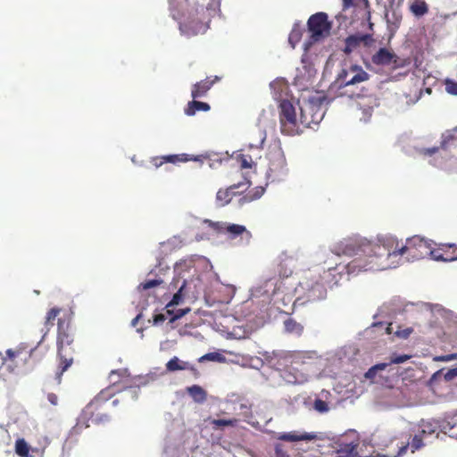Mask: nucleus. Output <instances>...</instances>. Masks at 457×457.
<instances>
[{
    "instance_id": "obj_1",
    "label": "nucleus",
    "mask_w": 457,
    "mask_h": 457,
    "mask_svg": "<svg viewBox=\"0 0 457 457\" xmlns=\"http://www.w3.org/2000/svg\"><path fill=\"white\" fill-rule=\"evenodd\" d=\"M390 242H393L392 239L385 238V236L378 237L377 241H370L360 235L342 238L332 245L331 252L337 256L345 255L354 259L347 264L331 267L327 275H333V283H336L335 272L348 280L350 276H356L361 271L387 270L390 264L386 262V249L390 247Z\"/></svg>"
},
{
    "instance_id": "obj_2",
    "label": "nucleus",
    "mask_w": 457,
    "mask_h": 457,
    "mask_svg": "<svg viewBox=\"0 0 457 457\" xmlns=\"http://www.w3.org/2000/svg\"><path fill=\"white\" fill-rule=\"evenodd\" d=\"M205 270L196 275L193 260H182L174 266V278L171 287L186 286L187 299L196 300L204 295L208 305L214 303H228L234 296L236 288L232 285L222 284L218 275L212 270V265L204 260Z\"/></svg>"
},
{
    "instance_id": "obj_3",
    "label": "nucleus",
    "mask_w": 457,
    "mask_h": 457,
    "mask_svg": "<svg viewBox=\"0 0 457 457\" xmlns=\"http://www.w3.org/2000/svg\"><path fill=\"white\" fill-rule=\"evenodd\" d=\"M370 74L361 66L350 64L344 67L337 75L335 81L329 87V93L337 96H347L349 98H360L362 102L358 104L361 110V120L369 121L374 107L378 106V100L373 96L364 94L363 88H359V84L367 81Z\"/></svg>"
},
{
    "instance_id": "obj_4",
    "label": "nucleus",
    "mask_w": 457,
    "mask_h": 457,
    "mask_svg": "<svg viewBox=\"0 0 457 457\" xmlns=\"http://www.w3.org/2000/svg\"><path fill=\"white\" fill-rule=\"evenodd\" d=\"M327 101L326 96H319L312 97L304 108H301L300 120L296 118L295 108L288 100H282L279 104V120L281 132L287 136H295L301 132L299 123L309 126L311 122L318 124L323 118L325 111L316 112L312 115V120H308L305 112H313L314 109L320 107Z\"/></svg>"
},
{
    "instance_id": "obj_5",
    "label": "nucleus",
    "mask_w": 457,
    "mask_h": 457,
    "mask_svg": "<svg viewBox=\"0 0 457 457\" xmlns=\"http://www.w3.org/2000/svg\"><path fill=\"white\" fill-rule=\"evenodd\" d=\"M331 270L328 267L324 270L322 273L320 270L310 271L299 282L298 286L295 288V294L298 295L297 300H303V302H317L324 300L327 297V285L330 287L337 286L338 283L344 278L336 274V283L334 282L333 275L328 276Z\"/></svg>"
},
{
    "instance_id": "obj_6",
    "label": "nucleus",
    "mask_w": 457,
    "mask_h": 457,
    "mask_svg": "<svg viewBox=\"0 0 457 457\" xmlns=\"http://www.w3.org/2000/svg\"><path fill=\"white\" fill-rule=\"evenodd\" d=\"M385 238H391L389 246L386 249V262L390 264L388 269L396 268L401 264L403 255H406L407 262H414L422 259L428 254L432 247V241L415 236L407 239L406 245L399 246L398 240L393 236H385Z\"/></svg>"
},
{
    "instance_id": "obj_7",
    "label": "nucleus",
    "mask_w": 457,
    "mask_h": 457,
    "mask_svg": "<svg viewBox=\"0 0 457 457\" xmlns=\"http://www.w3.org/2000/svg\"><path fill=\"white\" fill-rule=\"evenodd\" d=\"M286 289L283 280L277 277L262 278L250 289V300L262 309L284 301V295L289 294Z\"/></svg>"
},
{
    "instance_id": "obj_8",
    "label": "nucleus",
    "mask_w": 457,
    "mask_h": 457,
    "mask_svg": "<svg viewBox=\"0 0 457 457\" xmlns=\"http://www.w3.org/2000/svg\"><path fill=\"white\" fill-rule=\"evenodd\" d=\"M264 380L272 387L285 384L301 385L308 381V376L287 364L281 371H270L269 374L261 373Z\"/></svg>"
},
{
    "instance_id": "obj_9",
    "label": "nucleus",
    "mask_w": 457,
    "mask_h": 457,
    "mask_svg": "<svg viewBox=\"0 0 457 457\" xmlns=\"http://www.w3.org/2000/svg\"><path fill=\"white\" fill-rule=\"evenodd\" d=\"M204 223L218 233L227 234L228 239L237 240L241 245H247L251 241L252 234L244 225L223 221L214 222L210 220H204Z\"/></svg>"
},
{
    "instance_id": "obj_10",
    "label": "nucleus",
    "mask_w": 457,
    "mask_h": 457,
    "mask_svg": "<svg viewBox=\"0 0 457 457\" xmlns=\"http://www.w3.org/2000/svg\"><path fill=\"white\" fill-rule=\"evenodd\" d=\"M310 37L303 43V50L307 52L311 46L329 33L331 26L325 12L312 15L307 22Z\"/></svg>"
},
{
    "instance_id": "obj_11",
    "label": "nucleus",
    "mask_w": 457,
    "mask_h": 457,
    "mask_svg": "<svg viewBox=\"0 0 457 457\" xmlns=\"http://www.w3.org/2000/svg\"><path fill=\"white\" fill-rule=\"evenodd\" d=\"M288 169L284 153L277 149L270 154L269 169L266 172V179L269 182L283 181L287 176Z\"/></svg>"
},
{
    "instance_id": "obj_12",
    "label": "nucleus",
    "mask_w": 457,
    "mask_h": 457,
    "mask_svg": "<svg viewBox=\"0 0 457 457\" xmlns=\"http://www.w3.org/2000/svg\"><path fill=\"white\" fill-rule=\"evenodd\" d=\"M304 406L311 411H314L319 414H326L331 410L332 395L328 390H321L315 394L313 397L310 396L303 402Z\"/></svg>"
},
{
    "instance_id": "obj_13",
    "label": "nucleus",
    "mask_w": 457,
    "mask_h": 457,
    "mask_svg": "<svg viewBox=\"0 0 457 457\" xmlns=\"http://www.w3.org/2000/svg\"><path fill=\"white\" fill-rule=\"evenodd\" d=\"M350 436L354 438L347 441L345 436H340L335 442V453L334 457H359V453L357 452V436L355 431H351Z\"/></svg>"
},
{
    "instance_id": "obj_14",
    "label": "nucleus",
    "mask_w": 457,
    "mask_h": 457,
    "mask_svg": "<svg viewBox=\"0 0 457 457\" xmlns=\"http://www.w3.org/2000/svg\"><path fill=\"white\" fill-rule=\"evenodd\" d=\"M259 353L264 356L266 366L271 370L270 371H281L290 362L288 355L282 351H265Z\"/></svg>"
},
{
    "instance_id": "obj_15",
    "label": "nucleus",
    "mask_w": 457,
    "mask_h": 457,
    "mask_svg": "<svg viewBox=\"0 0 457 457\" xmlns=\"http://www.w3.org/2000/svg\"><path fill=\"white\" fill-rule=\"evenodd\" d=\"M374 42L370 34L357 33L350 35L345 38L344 52L347 54L354 51L360 45L363 44L365 46H370Z\"/></svg>"
},
{
    "instance_id": "obj_16",
    "label": "nucleus",
    "mask_w": 457,
    "mask_h": 457,
    "mask_svg": "<svg viewBox=\"0 0 457 457\" xmlns=\"http://www.w3.org/2000/svg\"><path fill=\"white\" fill-rule=\"evenodd\" d=\"M250 186V182L246 179L234 184L226 189H220L216 194V203L219 206H225L230 203L232 197L236 195L235 189L242 188L245 190Z\"/></svg>"
},
{
    "instance_id": "obj_17",
    "label": "nucleus",
    "mask_w": 457,
    "mask_h": 457,
    "mask_svg": "<svg viewBox=\"0 0 457 457\" xmlns=\"http://www.w3.org/2000/svg\"><path fill=\"white\" fill-rule=\"evenodd\" d=\"M295 268V260L293 256L287 255V253H281L278 258V272L280 280L285 278H288L292 275L294 269Z\"/></svg>"
},
{
    "instance_id": "obj_18",
    "label": "nucleus",
    "mask_w": 457,
    "mask_h": 457,
    "mask_svg": "<svg viewBox=\"0 0 457 457\" xmlns=\"http://www.w3.org/2000/svg\"><path fill=\"white\" fill-rule=\"evenodd\" d=\"M206 29L207 26L199 21L192 20L179 22V30L181 34L187 37H192L199 33H204L206 31Z\"/></svg>"
},
{
    "instance_id": "obj_19",
    "label": "nucleus",
    "mask_w": 457,
    "mask_h": 457,
    "mask_svg": "<svg viewBox=\"0 0 457 457\" xmlns=\"http://www.w3.org/2000/svg\"><path fill=\"white\" fill-rule=\"evenodd\" d=\"M422 437L423 436L418 431V433L415 434L414 436L411 438L410 443H408L405 445H402L399 448L397 454H383L379 455L378 457H401L407 452L408 449H411V453H415L416 451L421 449L425 445Z\"/></svg>"
},
{
    "instance_id": "obj_20",
    "label": "nucleus",
    "mask_w": 457,
    "mask_h": 457,
    "mask_svg": "<svg viewBox=\"0 0 457 457\" xmlns=\"http://www.w3.org/2000/svg\"><path fill=\"white\" fill-rule=\"evenodd\" d=\"M431 313L436 319L438 326L443 324H450L452 321L455 322L456 318L453 312L446 310L442 305L434 304L431 305Z\"/></svg>"
},
{
    "instance_id": "obj_21",
    "label": "nucleus",
    "mask_w": 457,
    "mask_h": 457,
    "mask_svg": "<svg viewBox=\"0 0 457 457\" xmlns=\"http://www.w3.org/2000/svg\"><path fill=\"white\" fill-rule=\"evenodd\" d=\"M402 17V11L399 7L391 4L386 9L385 19L391 31H395L399 28Z\"/></svg>"
},
{
    "instance_id": "obj_22",
    "label": "nucleus",
    "mask_w": 457,
    "mask_h": 457,
    "mask_svg": "<svg viewBox=\"0 0 457 457\" xmlns=\"http://www.w3.org/2000/svg\"><path fill=\"white\" fill-rule=\"evenodd\" d=\"M220 80L219 77H215L213 80H210L209 79L201 80L195 84H194L191 91V96L193 99L200 98L205 96V94L210 90L215 81Z\"/></svg>"
},
{
    "instance_id": "obj_23",
    "label": "nucleus",
    "mask_w": 457,
    "mask_h": 457,
    "mask_svg": "<svg viewBox=\"0 0 457 457\" xmlns=\"http://www.w3.org/2000/svg\"><path fill=\"white\" fill-rule=\"evenodd\" d=\"M315 438V435L312 433H299L297 431L279 433L278 439L286 442H300V441H312Z\"/></svg>"
},
{
    "instance_id": "obj_24",
    "label": "nucleus",
    "mask_w": 457,
    "mask_h": 457,
    "mask_svg": "<svg viewBox=\"0 0 457 457\" xmlns=\"http://www.w3.org/2000/svg\"><path fill=\"white\" fill-rule=\"evenodd\" d=\"M441 427L445 433L457 439V411L445 414Z\"/></svg>"
},
{
    "instance_id": "obj_25",
    "label": "nucleus",
    "mask_w": 457,
    "mask_h": 457,
    "mask_svg": "<svg viewBox=\"0 0 457 457\" xmlns=\"http://www.w3.org/2000/svg\"><path fill=\"white\" fill-rule=\"evenodd\" d=\"M457 377V366L453 369H449L447 370H445L444 369H441L437 371H436L429 380L428 381V386L430 387H433L434 385L437 382V380L441 379L442 378H445V381H451L453 378Z\"/></svg>"
},
{
    "instance_id": "obj_26",
    "label": "nucleus",
    "mask_w": 457,
    "mask_h": 457,
    "mask_svg": "<svg viewBox=\"0 0 457 457\" xmlns=\"http://www.w3.org/2000/svg\"><path fill=\"white\" fill-rule=\"evenodd\" d=\"M283 329L284 332L288 335L300 337L303 332L304 327L302 323L296 321L294 318L287 317L283 321Z\"/></svg>"
},
{
    "instance_id": "obj_27",
    "label": "nucleus",
    "mask_w": 457,
    "mask_h": 457,
    "mask_svg": "<svg viewBox=\"0 0 457 457\" xmlns=\"http://www.w3.org/2000/svg\"><path fill=\"white\" fill-rule=\"evenodd\" d=\"M394 57V53L385 47H381L375 54H373L371 60L376 65L386 66L391 64Z\"/></svg>"
},
{
    "instance_id": "obj_28",
    "label": "nucleus",
    "mask_w": 457,
    "mask_h": 457,
    "mask_svg": "<svg viewBox=\"0 0 457 457\" xmlns=\"http://www.w3.org/2000/svg\"><path fill=\"white\" fill-rule=\"evenodd\" d=\"M418 431L423 436H431L436 433L438 423L435 420H421L418 423Z\"/></svg>"
},
{
    "instance_id": "obj_29",
    "label": "nucleus",
    "mask_w": 457,
    "mask_h": 457,
    "mask_svg": "<svg viewBox=\"0 0 457 457\" xmlns=\"http://www.w3.org/2000/svg\"><path fill=\"white\" fill-rule=\"evenodd\" d=\"M265 192L264 187H256L253 190L249 191L246 195L241 196L238 199V204L240 206L245 204L251 203L253 201L260 199Z\"/></svg>"
},
{
    "instance_id": "obj_30",
    "label": "nucleus",
    "mask_w": 457,
    "mask_h": 457,
    "mask_svg": "<svg viewBox=\"0 0 457 457\" xmlns=\"http://www.w3.org/2000/svg\"><path fill=\"white\" fill-rule=\"evenodd\" d=\"M453 137L452 135L444 136L440 146L421 148L419 149V153L424 154L425 156H432L438 153L440 150L445 151L448 146L449 141L453 140Z\"/></svg>"
},
{
    "instance_id": "obj_31",
    "label": "nucleus",
    "mask_w": 457,
    "mask_h": 457,
    "mask_svg": "<svg viewBox=\"0 0 457 457\" xmlns=\"http://www.w3.org/2000/svg\"><path fill=\"white\" fill-rule=\"evenodd\" d=\"M210 105L207 103L195 101V99L188 103L187 107L185 109V113L187 116H193L198 111L207 112L210 110Z\"/></svg>"
},
{
    "instance_id": "obj_32",
    "label": "nucleus",
    "mask_w": 457,
    "mask_h": 457,
    "mask_svg": "<svg viewBox=\"0 0 457 457\" xmlns=\"http://www.w3.org/2000/svg\"><path fill=\"white\" fill-rule=\"evenodd\" d=\"M187 391L195 403H203L206 400V392L200 386H188Z\"/></svg>"
},
{
    "instance_id": "obj_33",
    "label": "nucleus",
    "mask_w": 457,
    "mask_h": 457,
    "mask_svg": "<svg viewBox=\"0 0 457 457\" xmlns=\"http://www.w3.org/2000/svg\"><path fill=\"white\" fill-rule=\"evenodd\" d=\"M187 369H189V363L187 361H180L177 356L172 357L166 363V370L170 372L185 370Z\"/></svg>"
},
{
    "instance_id": "obj_34",
    "label": "nucleus",
    "mask_w": 457,
    "mask_h": 457,
    "mask_svg": "<svg viewBox=\"0 0 457 457\" xmlns=\"http://www.w3.org/2000/svg\"><path fill=\"white\" fill-rule=\"evenodd\" d=\"M410 11L415 17L420 18L428 13V5L425 1L418 0L410 5Z\"/></svg>"
},
{
    "instance_id": "obj_35",
    "label": "nucleus",
    "mask_w": 457,
    "mask_h": 457,
    "mask_svg": "<svg viewBox=\"0 0 457 457\" xmlns=\"http://www.w3.org/2000/svg\"><path fill=\"white\" fill-rule=\"evenodd\" d=\"M162 161L160 163H155L156 167H159L163 162L170 163H177V162H186L189 161V154H168L163 155L162 157Z\"/></svg>"
},
{
    "instance_id": "obj_36",
    "label": "nucleus",
    "mask_w": 457,
    "mask_h": 457,
    "mask_svg": "<svg viewBox=\"0 0 457 457\" xmlns=\"http://www.w3.org/2000/svg\"><path fill=\"white\" fill-rule=\"evenodd\" d=\"M164 457H187L178 445L166 443L163 450Z\"/></svg>"
},
{
    "instance_id": "obj_37",
    "label": "nucleus",
    "mask_w": 457,
    "mask_h": 457,
    "mask_svg": "<svg viewBox=\"0 0 457 457\" xmlns=\"http://www.w3.org/2000/svg\"><path fill=\"white\" fill-rule=\"evenodd\" d=\"M185 285L184 286H177L178 291L173 295L171 300L166 305L167 308L171 306H176L183 303V300L187 298L185 293Z\"/></svg>"
},
{
    "instance_id": "obj_38",
    "label": "nucleus",
    "mask_w": 457,
    "mask_h": 457,
    "mask_svg": "<svg viewBox=\"0 0 457 457\" xmlns=\"http://www.w3.org/2000/svg\"><path fill=\"white\" fill-rule=\"evenodd\" d=\"M379 330L382 334L390 335L393 333L392 323L387 321H376L367 329V331Z\"/></svg>"
},
{
    "instance_id": "obj_39",
    "label": "nucleus",
    "mask_w": 457,
    "mask_h": 457,
    "mask_svg": "<svg viewBox=\"0 0 457 457\" xmlns=\"http://www.w3.org/2000/svg\"><path fill=\"white\" fill-rule=\"evenodd\" d=\"M266 137H267V133H266L265 129L260 128L257 131L256 140L249 143L248 147L250 149H253V148L262 149L263 146V144L266 140Z\"/></svg>"
},
{
    "instance_id": "obj_40",
    "label": "nucleus",
    "mask_w": 457,
    "mask_h": 457,
    "mask_svg": "<svg viewBox=\"0 0 457 457\" xmlns=\"http://www.w3.org/2000/svg\"><path fill=\"white\" fill-rule=\"evenodd\" d=\"M431 258L435 261H442L445 262H453L457 260V253L455 255H450V254H443L439 252L433 250L432 247L430 248L428 254Z\"/></svg>"
},
{
    "instance_id": "obj_41",
    "label": "nucleus",
    "mask_w": 457,
    "mask_h": 457,
    "mask_svg": "<svg viewBox=\"0 0 457 457\" xmlns=\"http://www.w3.org/2000/svg\"><path fill=\"white\" fill-rule=\"evenodd\" d=\"M15 452L21 457H31L29 455V447L27 442L21 438L15 443Z\"/></svg>"
},
{
    "instance_id": "obj_42",
    "label": "nucleus",
    "mask_w": 457,
    "mask_h": 457,
    "mask_svg": "<svg viewBox=\"0 0 457 457\" xmlns=\"http://www.w3.org/2000/svg\"><path fill=\"white\" fill-rule=\"evenodd\" d=\"M303 29L301 27L297 24L294 26L292 29L289 37H288V42L292 46L293 48L295 47V45L300 41L302 37Z\"/></svg>"
},
{
    "instance_id": "obj_43",
    "label": "nucleus",
    "mask_w": 457,
    "mask_h": 457,
    "mask_svg": "<svg viewBox=\"0 0 457 457\" xmlns=\"http://www.w3.org/2000/svg\"><path fill=\"white\" fill-rule=\"evenodd\" d=\"M211 361L217 362H223L225 361V357L217 352L208 353L202 357L199 358V361Z\"/></svg>"
},
{
    "instance_id": "obj_44",
    "label": "nucleus",
    "mask_w": 457,
    "mask_h": 457,
    "mask_svg": "<svg viewBox=\"0 0 457 457\" xmlns=\"http://www.w3.org/2000/svg\"><path fill=\"white\" fill-rule=\"evenodd\" d=\"M238 423V420L237 419H217V420H213L212 421V424L215 427V428H222V427H226V426H230V427H235L237 426Z\"/></svg>"
},
{
    "instance_id": "obj_45",
    "label": "nucleus",
    "mask_w": 457,
    "mask_h": 457,
    "mask_svg": "<svg viewBox=\"0 0 457 457\" xmlns=\"http://www.w3.org/2000/svg\"><path fill=\"white\" fill-rule=\"evenodd\" d=\"M71 343V340L65 333H59L58 338H57V347H58V355L60 358L62 357V349L63 345H69Z\"/></svg>"
},
{
    "instance_id": "obj_46",
    "label": "nucleus",
    "mask_w": 457,
    "mask_h": 457,
    "mask_svg": "<svg viewBox=\"0 0 457 457\" xmlns=\"http://www.w3.org/2000/svg\"><path fill=\"white\" fill-rule=\"evenodd\" d=\"M163 283V280L162 278H154V279H149V280H146L143 283H141L139 286H138V288L139 289H143V290H147V289H150V288H153V287H155Z\"/></svg>"
},
{
    "instance_id": "obj_47",
    "label": "nucleus",
    "mask_w": 457,
    "mask_h": 457,
    "mask_svg": "<svg viewBox=\"0 0 457 457\" xmlns=\"http://www.w3.org/2000/svg\"><path fill=\"white\" fill-rule=\"evenodd\" d=\"M189 312H190V308L179 309L176 312L167 310V314L172 315L171 318L170 319V322L172 323L175 320H177L182 318L183 316H185L186 314H187Z\"/></svg>"
},
{
    "instance_id": "obj_48",
    "label": "nucleus",
    "mask_w": 457,
    "mask_h": 457,
    "mask_svg": "<svg viewBox=\"0 0 457 457\" xmlns=\"http://www.w3.org/2000/svg\"><path fill=\"white\" fill-rule=\"evenodd\" d=\"M209 166L212 169H216L218 165L221 164L223 160L228 161V158L222 159L219 154H214L212 155L208 154Z\"/></svg>"
},
{
    "instance_id": "obj_49",
    "label": "nucleus",
    "mask_w": 457,
    "mask_h": 457,
    "mask_svg": "<svg viewBox=\"0 0 457 457\" xmlns=\"http://www.w3.org/2000/svg\"><path fill=\"white\" fill-rule=\"evenodd\" d=\"M445 91L448 94L453 95V96H457V82L456 81L450 79H446L445 81Z\"/></svg>"
},
{
    "instance_id": "obj_50",
    "label": "nucleus",
    "mask_w": 457,
    "mask_h": 457,
    "mask_svg": "<svg viewBox=\"0 0 457 457\" xmlns=\"http://www.w3.org/2000/svg\"><path fill=\"white\" fill-rule=\"evenodd\" d=\"M264 356L261 355V357H252L250 359V367L255 370H261L264 365H266V361H264Z\"/></svg>"
},
{
    "instance_id": "obj_51",
    "label": "nucleus",
    "mask_w": 457,
    "mask_h": 457,
    "mask_svg": "<svg viewBox=\"0 0 457 457\" xmlns=\"http://www.w3.org/2000/svg\"><path fill=\"white\" fill-rule=\"evenodd\" d=\"M61 359V371L57 374V379H58V383H60V378H61V376L62 374L68 370V368L72 364V358H70V359H67V358H63V356Z\"/></svg>"
},
{
    "instance_id": "obj_52",
    "label": "nucleus",
    "mask_w": 457,
    "mask_h": 457,
    "mask_svg": "<svg viewBox=\"0 0 457 457\" xmlns=\"http://www.w3.org/2000/svg\"><path fill=\"white\" fill-rule=\"evenodd\" d=\"M61 359V371L57 374V379H58V383H60V378H61V376L62 374L68 370V368L72 364V358H70V359H67V358H63V356Z\"/></svg>"
},
{
    "instance_id": "obj_53",
    "label": "nucleus",
    "mask_w": 457,
    "mask_h": 457,
    "mask_svg": "<svg viewBox=\"0 0 457 457\" xmlns=\"http://www.w3.org/2000/svg\"><path fill=\"white\" fill-rule=\"evenodd\" d=\"M411 358L408 354H393L390 358V364H400L403 363Z\"/></svg>"
},
{
    "instance_id": "obj_54",
    "label": "nucleus",
    "mask_w": 457,
    "mask_h": 457,
    "mask_svg": "<svg viewBox=\"0 0 457 457\" xmlns=\"http://www.w3.org/2000/svg\"><path fill=\"white\" fill-rule=\"evenodd\" d=\"M274 457H291L281 444H275Z\"/></svg>"
},
{
    "instance_id": "obj_55",
    "label": "nucleus",
    "mask_w": 457,
    "mask_h": 457,
    "mask_svg": "<svg viewBox=\"0 0 457 457\" xmlns=\"http://www.w3.org/2000/svg\"><path fill=\"white\" fill-rule=\"evenodd\" d=\"M164 374V371L161 369H155L154 371H151L148 373L145 377L146 381L145 383H148L150 381L156 380L159 377L162 376Z\"/></svg>"
},
{
    "instance_id": "obj_56",
    "label": "nucleus",
    "mask_w": 457,
    "mask_h": 457,
    "mask_svg": "<svg viewBox=\"0 0 457 457\" xmlns=\"http://www.w3.org/2000/svg\"><path fill=\"white\" fill-rule=\"evenodd\" d=\"M108 398H109V394L106 391L103 390L95 397V399L90 403V404H96V403H104V402L107 401Z\"/></svg>"
},
{
    "instance_id": "obj_57",
    "label": "nucleus",
    "mask_w": 457,
    "mask_h": 457,
    "mask_svg": "<svg viewBox=\"0 0 457 457\" xmlns=\"http://www.w3.org/2000/svg\"><path fill=\"white\" fill-rule=\"evenodd\" d=\"M253 163V160L250 156L240 155V165L244 169L251 168Z\"/></svg>"
},
{
    "instance_id": "obj_58",
    "label": "nucleus",
    "mask_w": 457,
    "mask_h": 457,
    "mask_svg": "<svg viewBox=\"0 0 457 457\" xmlns=\"http://www.w3.org/2000/svg\"><path fill=\"white\" fill-rule=\"evenodd\" d=\"M60 312V309L58 308H52L46 315V324H49L52 320H54L58 313Z\"/></svg>"
},
{
    "instance_id": "obj_59",
    "label": "nucleus",
    "mask_w": 457,
    "mask_h": 457,
    "mask_svg": "<svg viewBox=\"0 0 457 457\" xmlns=\"http://www.w3.org/2000/svg\"><path fill=\"white\" fill-rule=\"evenodd\" d=\"M167 319L166 314L159 313L154 316L153 324L154 326H159L162 324Z\"/></svg>"
},
{
    "instance_id": "obj_60",
    "label": "nucleus",
    "mask_w": 457,
    "mask_h": 457,
    "mask_svg": "<svg viewBox=\"0 0 457 457\" xmlns=\"http://www.w3.org/2000/svg\"><path fill=\"white\" fill-rule=\"evenodd\" d=\"M110 420V416L107 414H99L96 418H94L93 422L96 424L108 422Z\"/></svg>"
},
{
    "instance_id": "obj_61",
    "label": "nucleus",
    "mask_w": 457,
    "mask_h": 457,
    "mask_svg": "<svg viewBox=\"0 0 457 457\" xmlns=\"http://www.w3.org/2000/svg\"><path fill=\"white\" fill-rule=\"evenodd\" d=\"M411 332H412L411 328H406L403 330H397L395 332V335L401 338H407L411 335Z\"/></svg>"
},
{
    "instance_id": "obj_62",
    "label": "nucleus",
    "mask_w": 457,
    "mask_h": 457,
    "mask_svg": "<svg viewBox=\"0 0 457 457\" xmlns=\"http://www.w3.org/2000/svg\"><path fill=\"white\" fill-rule=\"evenodd\" d=\"M378 374L376 370H373V366L370 367L366 372L364 377L368 379H374Z\"/></svg>"
},
{
    "instance_id": "obj_63",
    "label": "nucleus",
    "mask_w": 457,
    "mask_h": 457,
    "mask_svg": "<svg viewBox=\"0 0 457 457\" xmlns=\"http://www.w3.org/2000/svg\"><path fill=\"white\" fill-rule=\"evenodd\" d=\"M388 365H390L389 362H382L373 365V370H376L378 372L384 370Z\"/></svg>"
},
{
    "instance_id": "obj_64",
    "label": "nucleus",
    "mask_w": 457,
    "mask_h": 457,
    "mask_svg": "<svg viewBox=\"0 0 457 457\" xmlns=\"http://www.w3.org/2000/svg\"><path fill=\"white\" fill-rule=\"evenodd\" d=\"M47 399L48 401L53 404V405H56L57 403H58V397L55 394H53V393H50L48 394L47 395Z\"/></svg>"
}]
</instances>
